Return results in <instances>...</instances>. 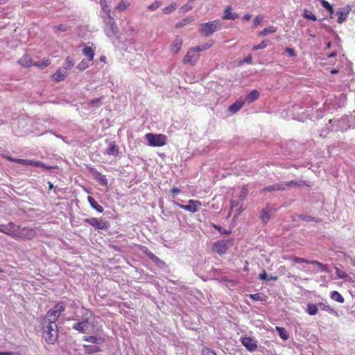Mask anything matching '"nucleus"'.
Returning a JSON list of instances; mask_svg holds the SVG:
<instances>
[{"instance_id":"obj_1","label":"nucleus","mask_w":355,"mask_h":355,"mask_svg":"<svg viewBox=\"0 0 355 355\" xmlns=\"http://www.w3.org/2000/svg\"><path fill=\"white\" fill-rule=\"evenodd\" d=\"M222 24L220 20L216 19L199 25V31L202 36L207 37L216 31L220 30Z\"/></svg>"},{"instance_id":"obj_2","label":"nucleus","mask_w":355,"mask_h":355,"mask_svg":"<svg viewBox=\"0 0 355 355\" xmlns=\"http://www.w3.org/2000/svg\"><path fill=\"white\" fill-rule=\"evenodd\" d=\"M148 145L153 147H161L166 144L167 137L163 134L147 133L145 135Z\"/></svg>"},{"instance_id":"obj_3","label":"nucleus","mask_w":355,"mask_h":355,"mask_svg":"<svg viewBox=\"0 0 355 355\" xmlns=\"http://www.w3.org/2000/svg\"><path fill=\"white\" fill-rule=\"evenodd\" d=\"M65 310L63 303H58L53 309H50L46 315L49 324H57L55 322L60 314Z\"/></svg>"},{"instance_id":"obj_4","label":"nucleus","mask_w":355,"mask_h":355,"mask_svg":"<svg viewBox=\"0 0 355 355\" xmlns=\"http://www.w3.org/2000/svg\"><path fill=\"white\" fill-rule=\"evenodd\" d=\"M58 337V330L57 324H48L46 329L44 331V338L49 344H54Z\"/></svg>"},{"instance_id":"obj_5","label":"nucleus","mask_w":355,"mask_h":355,"mask_svg":"<svg viewBox=\"0 0 355 355\" xmlns=\"http://www.w3.org/2000/svg\"><path fill=\"white\" fill-rule=\"evenodd\" d=\"M173 204L176 207H180L184 210H186L189 212H191V213L197 212L200 209V207L202 205L201 202L198 200H189L188 201L187 205H182L176 201H174Z\"/></svg>"},{"instance_id":"obj_6","label":"nucleus","mask_w":355,"mask_h":355,"mask_svg":"<svg viewBox=\"0 0 355 355\" xmlns=\"http://www.w3.org/2000/svg\"><path fill=\"white\" fill-rule=\"evenodd\" d=\"M84 222L98 230H107L110 227V224L107 221L98 218H85L84 219Z\"/></svg>"},{"instance_id":"obj_7","label":"nucleus","mask_w":355,"mask_h":355,"mask_svg":"<svg viewBox=\"0 0 355 355\" xmlns=\"http://www.w3.org/2000/svg\"><path fill=\"white\" fill-rule=\"evenodd\" d=\"M200 55L193 49V47L188 49L182 62L185 64L195 66L200 59Z\"/></svg>"},{"instance_id":"obj_8","label":"nucleus","mask_w":355,"mask_h":355,"mask_svg":"<svg viewBox=\"0 0 355 355\" xmlns=\"http://www.w3.org/2000/svg\"><path fill=\"white\" fill-rule=\"evenodd\" d=\"M19 226L12 222L8 223L7 225H2L0 227V232L6 235L17 239Z\"/></svg>"},{"instance_id":"obj_9","label":"nucleus","mask_w":355,"mask_h":355,"mask_svg":"<svg viewBox=\"0 0 355 355\" xmlns=\"http://www.w3.org/2000/svg\"><path fill=\"white\" fill-rule=\"evenodd\" d=\"M37 235L35 228L24 227H21L19 226L18 235L17 239L21 240H32Z\"/></svg>"},{"instance_id":"obj_10","label":"nucleus","mask_w":355,"mask_h":355,"mask_svg":"<svg viewBox=\"0 0 355 355\" xmlns=\"http://www.w3.org/2000/svg\"><path fill=\"white\" fill-rule=\"evenodd\" d=\"M7 159L11 162H16L18 164H21L23 165H30V166H39V167H43L46 169H51L53 167L52 166H46L44 164L40 161L36 160H30V159H18V158H13L11 157H8Z\"/></svg>"},{"instance_id":"obj_11","label":"nucleus","mask_w":355,"mask_h":355,"mask_svg":"<svg viewBox=\"0 0 355 355\" xmlns=\"http://www.w3.org/2000/svg\"><path fill=\"white\" fill-rule=\"evenodd\" d=\"M228 248V241H218L214 243L213 250L217 252L218 254L223 255L226 253Z\"/></svg>"},{"instance_id":"obj_12","label":"nucleus","mask_w":355,"mask_h":355,"mask_svg":"<svg viewBox=\"0 0 355 355\" xmlns=\"http://www.w3.org/2000/svg\"><path fill=\"white\" fill-rule=\"evenodd\" d=\"M241 343L250 352H254L257 349V341L251 337L243 338Z\"/></svg>"},{"instance_id":"obj_13","label":"nucleus","mask_w":355,"mask_h":355,"mask_svg":"<svg viewBox=\"0 0 355 355\" xmlns=\"http://www.w3.org/2000/svg\"><path fill=\"white\" fill-rule=\"evenodd\" d=\"M183 40L180 36H176L170 47V51L173 54H177L182 49Z\"/></svg>"},{"instance_id":"obj_14","label":"nucleus","mask_w":355,"mask_h":355,"mask_svg":"<svg viewBox=\"0 0 355 355\" xmlns=\"http://www.w3.org/2000/svg\"><path fill=\"white\" fill-rule=\"evenodd\" d=\"M352 10V7L350 6H347L343 8V10H338L336 12V15H338V23L342 24L347 19V15Z\"/></svg>"},{"instance_id":"obj_15","label":"nucleus","mask_w":355,"mask_h":355,"mask_svg":"<svg viewBox=\"0 0 355 355\" xmlns=\"http://www.w3.org/2000/svg\"><path fill=\"white\" fill-rule=\"evenodd\" d=\"M18 63L24 68H28L33 66V62L30 55H24L19 60Z\"/></svg>"},{"instance_id":"obj_16","label":"nucleus","mask_w":355,"mask_h":355,"mask_svg":"<svg viewBox=\"0 0 355 355\" xmlns=\"http://www.w3.org/2000/svg\"><path fill=\"white\" fill-rule=\"evenodd\" d=\"M83 340L85 341L94 343L96 345H102L105 341V339L104 337L96 336H85L83 337Z\"/></svg>"},{"instance_id":"obj_17","label":"nucleus","mask_w":355,"mask_h":355,"mask_svg":"<svg viewBox=\"0 0 355 355\" xmlns=\"http://www.w3.org/2000/svg\"><path fill=\"white\" fill-rule=\"evenodd\" d=\"M108 19L106 21V24L109 25L110 30L107 32V35H116L117 33V26L115 23L114 18L110 15V17H107Z\"/></svg>"},{"instance_id":"obj_18","label":"nucleus","mask_w":355,"mask_h":355,"mask_svg":"<svg viewBox=\"0 0 355 355\" xmlns=\"http://www.w3.org/2000/svg\"><path fill=\"white\" fill-rule=\"evenodd\" d=\"M67 71L60 69L52 76V78L55 82L59 83L64 80L67 78Z\"/></svg>"},{"instance_id":"obj_19","label":"nucleus","mask_w":355,"mask_h":355,"mask_svg":"<svg viewBox=\"0 0 355 355\" xmlns=\"http://www.w3.org/2000/svg\"><path fill=\"white\" fill-rule=\"evenodd\" d=\"M284 190H286V187L284 186V182L273 184L272 185L265 187L263 189V191L268 192Z\"/></svg>"},{"instance_id":"obj_20","label":"nucleus","mask_w":355,"mask_h":355,"mask_svg":"<svg viewBox=\"0 0 355 355\" xmlns=\"http://www.w3.org/2000/svg\"><path fill=\"white\" fill-rule=\"evenodd\" d=\"M232 9L231 6H228L225 8L224 10V15L223 16V19L224 20H234L238 18V14L232 12Z\"/></svg>"},{"instance_id":"obj_21","label":"nucleus","mask_w":355,"mask_h":355,"mask_svg":"<svg viewBox=\"0 0 355 355\" xmlns=\"http://www.w3.org/2000/svg\"><path fill=\"white\" fill-rule=\"evenodd\" d=\"M105 153L108 155L117 156L119 153V148L116 145L114 141L110 142L106 149Z\"/></svg>"},{"instance_id":"obj_22","label":"nucleus","mask_w":355,"mask_h":355,"mask_svg":"<svg viewBox=\"0 0 355 355\" xmlns=\"http://www.w3.org/2000/svg\"><path fill=\"white\" fill-rule=\"evenodd\" d=\"M94 175L95 180L102 186L107 187L108 184L107 179L106 178L105 175H103L100 172L97 171H94Z\"/></svg>"},{"instance_id":"obj_23","label":"nucleus","mask_w":355,"mask_h":355,"mask_svg":"<svg viewBox=\"0 0 355 355\" xmlns=\"http://www.w3.org/2000/svg\"><path fill=\"white\" fill-rule=\"evenodd\" d=\"M286 189H291L293 187H300L305 185V182L303 180H291L284 182Z\"/></svg>"},{"instance_id":"obj_24","label":"nucleus","mask_w":355,"mask_h":355,"mask_svg":"<svg viewBox=\"0 0 355 355\" xmlns=\"http://www.w3.org/2000/svg\"><path fill=\"white\" fill-rule=\"evenodd\" d=\"M244 103H245L244 101H241V100L236 101L235 103H234L229 107L228 110L232 114H234L243 106Z\"/></svg>"},{"instance_id":"obj_25","label":"nucleus","mask_w":355,"mask_h":355,"mask_svg":"<svg viewBox=\"0 0 355 355\" xmlns=\"http://www.w3.org/2000/svg\"><path fill=\"white\" fill-rule=\"evenodd\" d=\"M87 324H88L87 320H83L81 322H78L77 323H75L73 325V329L76 331H78L79 332L85 333V330H86V327L87 326Z\"/></svg>"},{"instance_id":"obj_26","label":"nucleus","mask_w":355,"mask_h":355,"mask_svg":"<svg viewBox=\"0 0 355 355\" xmlns=\"http://www.w3.org/2000/svg\"><path fill=\"white\" fill-rule=\"evenodd\" d=\"M87 200L89 203L90 204L91 207L96 209L98 212L102 213L104 211V209L102 206L99 205L97 202L95 200V199L92 196L87 197Z\"/></svg>"},{"instance_id":"obj_27","label":"nucleus","mask_w":355,"mask_h":355,"mask_svg":"<svg viewBox=\"0 0 355 355\" xmlns=\"http://www.w3.org/2000/svg\"><path fill=\"white\" fill-rule=\"evenodd\" d=\"M277 32V28L272 26H268L264 28L263 31L259 32L257 35L259 37H264L270 34H272Z\"/></svg>"},{"instance_id":"obj_28","label":"nucleus","mask_w":355,"mask_h":355,"mask_svg":"<svg viewBox=\"0 0 355 355\" xmlns=\"http://www.w3.org/2000/svg\"><path fill=\"white\" fill-rule=\"evenodd\" d=\"M94 49H93L92 47L91 46H85L83 49V54L88 58L89 60V61H92L94 60Z\"/></svg>"},{"instance_id":"obj_29","label":"nucleus","mask_w":355,"mask_h":355,"mask_svg":"<svg viewBox=\"0 0 355 355\" xmlns=\"http://www.w3.org/2000/svg\"><path fill=\"white\" fill-rule=\"evenodd\" d=\"M83 347L87 354L96 353L101 352L100 347L97 345H84Z\"/></svg>"},{"instance_id":"obj_30","label":"nucleus","mask_w":355,"mask_h":355,"mask_svg":"<svg viewBox=\"0 0 355 355\" xmlns=\"http://www.w3.org/2000/svg\"><path fill=\"white\" fill-rule=\"evenodd\" d=\"M330 297L331 300L339 303H343L345 301L344 297L336 291H334L330 293Z\"/></svg>"},{"instance_id":"obj_31","label":"nucleus","mask_w":355,"mask_h":355,"mask_svg":"<svg viewBox=\"0 0 355 355\" xmlns=\"http://www.w3.org/2000/svg\"><path fill=\"white\" fill-rule=\"evenodd\" d=\"M51 64V60L49 58H44L42 60L33 62V66L37 67L40 69H44Z\"/></svg>"},{"instance_id":"obj_32","label":"nucleus","mask_w":355,"mask_h":355,"mask_svg":"<svg viewBox=\"0 0 355 355\" xmlns=\"http://www.w3.org/2000/svg\"><path fill=\"white\" fill-rule=\"evenodd\" d=\"M276 330L277 331L278 334L281 338H282L284 340L288 339V333L284 327H276Z\"/></svg>"},{"instance_id":"obj_33","label":"nucleus","mask_w":355,"mask_h":355,"mask_svg":"<svg viewBox=\"0 0 355 355\" xmlns=\"http://www.w3.org/2000/svg\"><path fill=\"white\" fill-rule=\"evenodd\" d=\"M259 92L257 90L251 91L247 96L248 102L252 103L259 97Z\"/></svg>"},{"instance_id":"obj_34","label":"nucleus","mask_w":355,"mask_h":355,"mask_svg":"<svg viewBox=\"0 0 355 355\" xmlns=\"http://www.w3.org/2000/svg\"><path fill=\"white\" fill-rule=\"evenodd\" d=\"M130 6V2H128V1L122 0L119 3L117 6L116 7V10H119V12H121L128 9Z\"/></svg>"},{"instance_id":"obj_35","label":"nucleus","mask_w":355,"mask_h":355,"mask_svg":"<svg viewBox=\"0 0 355 355\" xmlns=\"http://www.w3.org/2000/svg\"><path fill=\"white\" fill-rule=\"evenodd\" d=\"M306 313L310 315H315L318 313V307L315 304H309L306 308Z\"/></svg>"},{"instance_id":"obj_36","label":"nucleus","mask_w":355,"mask_h":355,"mask_svg":"<svg viewBox=\"0 0 355 355\" xmlns=\"http://www.w3.org/2000/svg\"><path fill=\"white\" fill-rule=\"evenodd\" d=\"M213 45V42L205 43L200 46L193 47V49L199 53L200 51H203L209 49Z\"/></svg>"},{"instance_id":"obj_37","label":"nucleus","mask_w":355,"mask_h":355,"mask_svg":"<svg viewBox=\"0 0 355 355\" xmlns=\"http://www.w3.org/2000/svg\"><path fill=\"white\" fill-rule=\"evenodd\" d=\"M74 65V60L72 58L68 56L65 59L64 62V70L67 71V69H70Z\"/></svg>"},{"instance_id":"obj_38","label":"nucleus","mask_w":355,"mask_h":355,"mask_svg":"<svg viewBox=\"0 0 355 355\" xmlns=\"http://www.w3.org/2000/svg\"><path fill=\"white\" fill-rule=\"evenodd\" d=\"M193 20H194V18L193 17H191V16L187 17L183 19L182 21H179L176 24V27H178V28L183 27L186 24L192 22Z\"/></svg>"},{"instance_id":"obj_39","label":"nucleus","mask_w":355,"mask_h":355,"mask_svg":"<svg viewBox=\"0 0 355 355\" xmlns=\"http://www.w3.org/2000/svg\"><path fill=\"white\" fill-rule=\"evenodd\" d=\"M322 310L327 311L330 313L337 314L336 311L331 307V306L328 304L324 303H319L318 304Z\"/></svg>"},{"instance_id":"obj_40","label":"nucleus","mask_w":355,"mask_h":355,"mask_svg":"<svg viewBox=\"0 0 355 355\" xmlns=\"http://www.w3.org/2000/svg\"><path fill=\"white\" fill-rule=\"evenodd\" d=\"M100 4H101V6L103 12L105 13H106L107 17H110V15H111V11L109 8L107 1L106 0H100Z\"/></svg>"},{"instance_id":"obj_41","label":"nucleus","mask_w":355,"mask_h":355,"mask_svg":"<svg viewBox=\"0 0 355 355\" xmlns=\"http://www.w3.org/2000/svg\"><path fill=\"white\" fill-rule=\"evenodd\" d=\"M303 17L305 19L312 20L314 21L317 20L316 16L315 15H313L311 12L308 10L307 9L304 10Z\"/></svg>"},{"instance_id":"obj_42","label":"nucleus","mask_w":355,"mask_h":355,"mask_svg":"<svg viewBox=\"0 0 355 355\" xmlns=\"http://www.w3.org/2000/svg\"><path fill=\"white\" fill-rule=\"evenodd\" d=\"M55 33L65 32L68 30V26L66 24L55 25L53 27Z\"/></svg>"},{"instance_id":"obj_43","label":"nucleus","mask_w":355,"mask_h":355,"mask_svg":"<svg viewBox=\"0 0 355 355\" xmlns=\"http://www.w3.org/2000/svg\"><path fill=\"white\" fill-rule=\"evenodd\" d=\"M177 8L176 3H171L168 6H166L163 9V12L166 15H168L175 10Z\"/></svg>"},{"instance_id":"obj_44","label":"nucleus","mask_w":355,"mask_h":355,"mask_svg":"<svg viewBox=\"0 0 355 355\" xmlns=\"http://www.w3.org/2000/svg\"><path fill=\"white\" fill-rule=\"evenodd\" d=\"M320 2H321L322 7L324 8L327 11H329V12L330 14L334 13V8H333L332 6L328 1H327L325 0H321Z\"/></svg>"},{"instance_id":"obj_45","label":"nucleus","mask_w":355,"mask_h":355,"mask_svg":"<svg viewBox=\"0 0 355 355\" xmlns=\"http://www.w3.org/2000/svg\"><path fill=\"white\" fill-rule=\"evenodd\" d=\"M248 194V189L247 185H243L241 188V193L239 196L240 200H244Z\"/></svg>"},{"instance_id":"obj_46","label":"nucleus","mask_w":355,"mask_h":355,"mask_svg":"<svg viewBox=\"0 0 355 355\" xmlns=\"http://www.w3.org/2000/svg\"><path fill=\"white\" fill-rule=\"evenodd\" d=\"M310 263L318 266L323 271H328V266L327 264H323L315 260L311 261Z\"/></svg>"},{"instance_id":"obj_47","label":"nucleus","mask_w":355,"mask_h":355,"mask_svg":"<svg viewBox=\"0 0 355 355\" xmlns=\"http://www.w3.org/2000/svg\"><path fill=\"white\" fill-rule=\"evenodd\" d=\"M289 260L292 261L294 263H310L311 261L306 260L304 258H300L297 257H291L288 258Z\"/></svg>"},{"instance_id":"obj_48","label":"nucleus","mask_w":355,"mask_h":355,"mask_svg":"<svg viewBox=\"0 0 355 355\" xmlns=\"http://www.w3.org/2000/svg\"><path fill=\"white\" fill-rule=\"evenodd\" d=\"M335 270H336V274L338 278L345 279V278L348 277L347 273H346L345 271L342 270L339 268L336 267Z\"/></svg>"},{"instance_id":"obj_49","label":"nucleus","mask_w":355,"mask_h":355,"mask_svg":"<svg viewBox=\"0 0 355 355\" xmlns=\"http://www.w3.org/2000/svg\"><path fill=\"white\" fill-rule=\"evenodd\" d=\"M162 5L161 1H155L153 3L150 4L148 6V9L150 11H154L157 10Z\"/></svg>"},{"instance_id":"obj_50","label":"nucleus","mask_w":355,"mask_h":355,"mask_svg":"<svg viewBox=\"0 0 355 355\" xmlns=\"http://www.w3.org/2000/svg\"><path fill=\"white\" fill-rule=\"evenodd\" d=\"M261 218L264 223H266L270 218L269 212L266 209H262L261 213Z\"/></svg>"},{"instance_id":"obj_51","label":"nucleus","mask_w":355,"mask_h":355,"mask_svg":"<svg viewBox=\"0 0 355 355\" xmlns=\"http://www.w3.org/2000/svg\"><path fill=\"white\" fill-rule=\"evenodd\" d=\"M202 355H217L214 350L209 347H203L202 349Z\"/></svg>"},{"instance_id":"obj_52","label":"nucleus","mask_w":355,"mask_h":355,"mask_svg":"<svg viewBox=\"0 0 355 355\" xmlns=\"http://www.w3.org/2000/svg\"><path fill=\"white\" fill-rule=\"evenodd\" d=\"M267 45H268V44H267L266 41L263 40L259 44L253 46L252 49L253 51L263 49H265L267 46Z\"/></svg>"},{"instance_id":"obj_53","label":"nucleus","mask_w":355,"mask_h":355,"mask_svg":"<svg viewBox=\"0 0 355 355\" xmlns=\"http://www.w3.org/2000/svg\"><path fill=\"white\" fill-rule=\"evenodd\" d=\"M89 67V64L88 63L85 61L84 60H82L78 64V69L80 70V71H84L87 68Z\"/></svg>"},{"instance_id":"obj_54","label":"nucleus","mask_w":355,"mask_h":355,"mask_svg":"<svg viewBox=\"0 0 355 355\" xmlns=\"http://www.w3.org/2000/svg\"><path fill=\"white\" fill-rule=\"evenodd\" d=\"M213 227L216 230H218V232H220L222 234L228 235L231 232L230 231L225 230V229H223L221 227H220V226H218L217 225H215V224L213 225Z\"/></svg>"},{"instance_id":"obj_55","label":"nucleus","mask_w":355,"mask_h":355,"mask_svg":"<svg viewBox=\"0 0 355 355\" xmlns=\"http://www.w3.org/2000/svg\"><path fill=\"white\" fill-rule=\"evenodd\" d=\"M263 20V17L262 15H257L254 19V26L255 27L259 26Z\"/></svg>"},{"instance_id":"obj_56","label":"nucleus","mask_w":355,"mask_h":355,"mask_svg":"<svg viewBox=\"0 0 355 355\" xmlns=\"http://www.w3.org/2000/svg\"><path fill=\"white\" fill-rule=\"evenodd\" d=\"M285 51L291 57H295L296 56V53L293 49L286 47L285 49Z\"/></svg>"},{"instance_id":"obj_57","label":"nucleus","mask_w":355,"mask_h":355,"mask_svg":"<svg viewBox=\"0 0 355 355\" xmlns=\"http://www.w3.org/2000/svg\"><path fill=\"white\" fill-rule=\"evenodd\" d=\"M250 298L254 300H256V301H260L261 300V297L260 296V294L259 293H256V294H251L250 295Z\"/></svg>"},{"instance_id":"obj_58","label":"nucleus","mask_w":355,"mask_h":355,"mask_svg":"<svg viewBox=\"0 0 355 355\" xmlns=\"http://www.w3.org/2000/svg\"><path fill=\"white\" fill-rule=\"evenodd\" d=\"M259 279L262 280H267L268 279V275L265 270H263L261 273L259 274Z\"/></svg>"},{"instance_id":"obj_59","label":"nucleus","mask_w":355,"mask_h":355,"mask_svg":"<svg viewBox=\"0 0 355 355\" xmlns=\"http://www.w3.org/2000/svg\"><path fill=\"white\" fill-rule=\"evenodd\" d=\"M181 9L184 12H187V11H189V10L192 9V6L187 3V4L184 5L183 6H182Z\"/></svg>"},{"instance_id":"obj_60","label":"nucleus","mask_w":355,"mask_h":355,"mask_svg":"<svg viewBox=\"0 0 355 355\" xmlns=\"http://www.w3.org/2000/svg\"><path fill=\"white\" fill-rule=\"evenodd\" d=\"M101 98H102V97L94 98V99L91 100L90 104L93 105L96 103H98L101 102Z\"/></svg>"},{"instance_id":"obj_61","label":"nucleus","mask_w":355,"mask_h":355,"mask_svg":"<svg viewBox=\"0 0 355 355\" xmlns=\"http://www.w3.org/2000/svg\"><path fill=\"white\" fill-rule=\"evenodd\" d=\"M171 193L173 195H178L180 193V189L178 187H173L171 189Z\"/></svg>"},{"instance_id":"obj_62","label":"nucleus","mask_w":355,"mask_h":355,"mask_svg":"<svg viewBox=\"0 0 355 355\" xmlns=\"http://www.w3.org/2000/svg\"><path fill=\"white\" fill-rule=\"evenodd\" d=\"M244 61H245V62H248V63H252V55H250L247 56V57L245 58Z\"/></svg>"},{"instance_id":"obj_63","label":"nucleus","mask_w":355,"mask_h":355,"mask_svg":"<svg viewBox=\"0 0 355 355\" xmlns=\"http://www.w3.org/2000/svg\"><path fill=\"white\" fill-rule=\"evenodd\" d=\"M15 354L12 352H0V355H15Z\"/></svg>"},{"instance_id":"obj_64","label":"nucleus","mask_w":355,"mask_h":355,"mask_svg":"<svg viewBox=\"0 0 355 355\" xmlns=\"http://www.w3.org/2000/svg\"><path fill=\"white\" fill-rule=\"evenodd\" d=\"M251 18V15L248 13V14H245L244 16H243V19L245 21H249Z\"/></svg>"}]
</instances>
